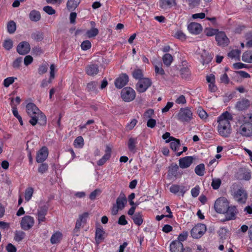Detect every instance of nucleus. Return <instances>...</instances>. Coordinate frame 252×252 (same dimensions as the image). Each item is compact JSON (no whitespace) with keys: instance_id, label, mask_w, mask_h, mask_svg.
Instances as JSON below:
<instances>
[{"instance_id":"1","label":"nucleus","mask_w":252,"mask_h":252,"mask_svg":"<svg viewBox=\"0 0 252 252\" xmlns=\"http://www.w3.org/2000/svg\"><path fill=\"white\" fill-rule=\"evenodd\" d=\"M232 120L231 115L227 111L222 113L219 117L218 131L220 135L224 137L229 136L231 131L230 121Z\"/></svg>"},{"instance_id":"2","label":"nucleus","mask_w":252,"mask_h":252,"mask_svg":"<svg viewBox=\"0 0 252 252\" xmlns=\"http://www.w3.org/2000/svg\"><path fill=\"white\" fill-rule=\"evenodd\" d=\"M235 201L239 204H245L248 198V193L244 188L241 187L238 189H235L234 188L231 190Z\"/></svg>"},{"instance_id":"3","label":"nucleus","mask_w":252,"mask_h":252,"mask_svg":"<svg viewBox=\"0 0 252 252\" xmlns=\"http://www.w3.org/2000/svg\"><path fill=\"white\" fill-rule=\"evenodd\" d=\"M177 119L183 123H189L192 119V112L189 107L182 108L177 115Z\"/></svg>"},{"instance_id":"4","label":"nucleus","mask_w":252,"mask_h":252,"mask_svg":"<svg viewBox=\"0 0 252 252\" xmlns=\"http://www.w3.org/2000/svg\"><path fill=\"white\" fill-rule=\"evenodd\" d=\"M229 205V202L225 197L219 198L215 202L214 208L219 213H224Z\"/></svg>"},{"instance_id":"5","label":"nucleus","mask_w":252,"mask_h":252,"mask_svg":"<svg viewBox=\"0 0 252 252\" xmlns=\"http://www.w3.org/2000/svg\"><path fill=\"white\" fill-rule=\"evenodd\" d=\"M31 119L29 123L32 126H35L38 124L40 126H45L47 123V119L46 116L41 111V114H35L30 116Z\"/></svg>"},{"instance_id":"6","label":"nucleus","mask_w":252,"mask_h":252,"mask_svg":"<svg viewBox=\"0 0 252 252\" xmlns=\"http://www.w3.org/2000/svg\"><path fill=\"white\" fill-rule=\"evenodd\" d=\"M237 131L243 136L251 137L252 136V123L245 121L238 128Z\"/></svg>"},{"instance_id":"7","label":"nucleus","mask_w":252,"mask_h":252,"mask_svg":"<svg viewBox=\"0 0 252 252\" xmlns=\"http://www.w3.org/2000/svg\"><path fill=\"white\" fill-rule=\"evenodd\" d=\"M152 82L149 78H144L140 79L136 84V89L139 93H142L152 85Z\"/></svg>"},{"instance_id":"8","label":"nucleus","mask_w":252,"mask_h":252,"mask_svg":"<svg viewBox=\"0 0 252 252\" xmlns=\"http://www.w3.org/2000/svg\"><path fill=\"white\" fill-rule=\"evenodd\" d=\"M171 252H192L189 247L184 248L183 245L180 241H174L170 245Z\"/></svg>"},{"instance_id":"9","label":"nucleus","mask_w":252,"mask_h":252,"mask_svg":"<svg viewBox=\"0 0 252 252\" xmlns=\"http://www.w3.org/2000/svg\"><path fill=\"white\" fill-rule=\"evenodd\" d=\"M206 231V225L204 224L198 223L192 228L190 234L193 238L198 239L202 236Z\"/></svg>"},{"instance_id":"10","label":"nucleus","mask_w":252,"mask_h":252,"mask_svg":"<svg viewBox=\"0 0 252 252\" xmlns=\"http://www.w3.org/2000/svg\"><path fill=\"white\" fill-rule=\"evenodd\" d=\"M135 92L130 87L124 88L121 91V97L126 102L133 100L135 97Z\"/></svg>"},{"instance_id":"11","label":"nucleus","mask_w":252,"mask_h":252,"mask_svg":"<svg viewBox=\"0 0 252 252\" xmlns=\"http://www.w3.org/2000/svg\"><path fill=\"white\" fill-rule=\"evenodd\" d=\"M34 223L33 217L31 216H25L22 218L20 224L21 228L24 230L31 229Z\"/></svg>"},{"instance_id":"12","label":"nucleus","mask_w":252,"mask_h":252,"mask_svg":"<svg viewBox=\"0 0 252 252\" xmlns=\"http://www.w3.org/2000/svg\"><path fill=\"white\" fill-rule=\"evenodd\" d=\"M216 40L219 45L222 46H227L229 42V39L223 32H219L216 34Z\"/></svg>"},{"instance_id":"13","label":"nucleus","mask_w":252,"mask_h":252,"mask_svg":"<svg viewBox=\"0 0 252 252\" xmlns=\"http://www.w3.org/2000/svg\"><path fill=\"white\" fill-rule=\"evenodd\" d=\"M31 50L30 45L27 41L21 42L17 46V52L20 55H25L29 53Z\"/></svg>"},{"instance_id":"14","label":"nucleus","mask_w":252,"mask_h":252,"mask_svg":"<svg viewBox=\"0 0 252 252\" xmlns=\"http://www.w3.org/2000/svg\"><path fill=\"white\" fill-rule=\"evenodd\" d=\"M179 170V166L177 164L172 163L169 167L168 172V177L171 179L174 177L175 178L180 177L182 173H180Z\"/></svg>"},{"instance_id":"15","label":"nucleus","mask_w":252,"mask_h":252,"mask_svg":"<svg viewBox=\"0 0 252 252\" xmlns=\"http://www.w3.org/2000/svg\"><path fill=\"white\" fill-rule=\"evenodd\" d=\"M223 214H225L224 220H234L236 218V215L237 213V210L235 206L227 207Z\"/></svg>"},{"instance_id":"16","label":"nucleus","mask_w":252,"mask_h":252,"mask_svg":"<svg viewBox=\"0 0 252 252\" xmlns=\"http://www.w3.org/2000/svg\"><path fill=\"white\" fill-rule=\"evenodd\" d=\"M48 150L47 147H42L37 153L36 160L38 163H42L47 158Z\"/></svg>"},{"instance_id":"17","label":"nucleus","mask_w":252,"mask_h":252,"mask_svg":"<svg viewBox=\"0 0 252 252\" xmlns=\"http://www.w3.org/2000/svg\"><path fill=\"white\" fill-rule=\"evenodd\" d=\"M128 82V76L126 74H122L115 81V85L117 88L121 89L126 85Z\"/></svg>"},{"instance_id":"18","label":"nucleus","mask_w":252,"mask_h":252,"mask_svg":"<svg viewBox=\"0 0 252 252\" xmlns=\"http://www.w3.org/2000/svg\"><path fill=\"white\" fill-rule=\"evenodd\" d=\"M106 233L102 227H97L95 233V241L97 245L100 244L105 238Z\"/></svg>"},{"instance_id":"19","label":"nucleus","mask_w":252,"mask_h":252,"mask_svg":"<svg viewBox=\"0 0 252 252\" xmlns=\"http://www.w3.org/2000/svg\"><path fill=\"white\" fill-rule=\"evenodd\" d=\"M235 178L240 180L249 181L251 178V173L246 169L241 168L236 173Z\"/></svg>"},{"instance_id":"20","label":"nucleus","mask_w":252,"mask_h":252,"mask_svg":"<svg viewBox=\"0 0 252 252\" xmlns=\"http://www.w3.org/2000/svg\"><path fill=\"white\" fill-rule=\"evenodd\" d=\"M48 207L44 205L39 207L37 210V216L38 222L40 223L45 221V216L47 215Z\"/></svg>"},{"instance_id":"21","label":"nucleus","mask_w":252,"mask_h":252,"mask_svg":"<svg viewBox=\"0 0 252 252\" xmlns=\"http://www.w3.org/2000/svg\"><path fill=\"white\" fill-rule=\"evenodd\" d=\"M189 32L194 34H198L202 31L201 25L197 23L191 22L188 26Z\"/></svg>"},{"instance_id":"22","label":"nucleus","mask_w":252,"mask_h":252,"mask_svg":"<svg viewBox=\"0 0 252 252\" xmlns=\"http://www.w3.org/2000/svg\"><path fill=\"white\" fill-rule=\"evenodd\" d=\"M193 158L191 156L185 157L179 159V166L181 168H187L190 166L193 162Z\"/></svg>"},{"instance_id":"23","label":"nucleus","mask_w":252,"mask_h":252,"mask_svg":"<svg viewBox=\"0 0 252 252\" xmlns=\"http://www.w3.org/2000/svg\"><path fill=\"white\" fill-rule=\"evenodd\" d=\"M250 105V101L246 98H243L237 102L235 108L239 111H243L248 108Z\"/></svg>"},{"instance_id":"24","label":"nucleus","mask_w":252,"mask_h":252,"mask_svg":"<svg viewBox=\"0 0 252 252\" xmlns=\"http://www.w3.org/2000/svg\"><path fill=\"white\" fill-rule=\"evenodd\" d=\"M26 111L29 116L33 115L34 114H41V111L38 107L34 103L31 102L26 105Z\"/></svg>"},{"instance_id":"25","label":"nucleus","mask_w":252,"mask_h":252,"mask_svg":"<svg viewBox=\"0 0 252 252\" xmlns=\"http://www.w3.org/2000/svg\"><path fill=\"white\" fill-rule=\"evenodd\" d=\"M86 73L89 76H94L98 72V66L95 64H91L86 66Z\"/></svg>"},{"instance_id":"26","label":"nucleus","mask_w":252,"mask_h":252,"mask_svg":"<svg viewBox=\"0 0 252 252\" xmlns=\"http://www.w3.org/2000/svg\"><path fill=\"white\" fill-rule=\"evenodd\" d=\"M111 149L109 146H107L105 150V154L104 155L98 160L97 164L99 166L103 165L107 160H108L111 157Z\"/></svg>"},{"instance_id":"27","label":"nucleus","mask_w":252,"mask_h":252,"mask_svg":"<svg viewBox=\"0 0 252 252\" xmlns=\"http://www.w3.org/2000/svg\"><path fill=\"white\" fill-rule=\"evenodd\" d=\"M126 202L127 200L125 194L121 192L116 200V205L120 208V210H122L125 207Z\"/></svg>"},{"instance_id":"28","label":"nucleus","mask_w":252,"mask_h":252,"mask_svg":"<svg viewBox=\"0 0 252 252\" xmlns=\"http://www.w3.org/2000/svg\"><path fill=\"white\" fill-rule=\"evenodd\" d=\"M176 5L175 0H159V6L162 9H166Z\"/></svg>"},{"instance_id":"29","label":"nucleus","mask_w":252,"mask_h":252,"mask_svg":"<svg viewBox=\"0 0 252 252\" xmlns=\"http://www.w3.org/2000/svg\"><path fill=\"white\" fill-rule=\"evenodd\" d=\"M81 0H68L66 3L67 9L70 11L74 10L80 3Z\"/></svg>"},{"instance_id":"30","label":"nucleus","mask_w":252,"mask_h":252,"mask_svg":"<svg viewBox=\"0 0 252 252\" xmlns=\"http://www.w3.org/2000/svg\"><path fill=\"white\" fill-rule=\"evenodd\" d=\"M134 223L140 226L143 223V220L142 219V215L141 213H136L132 217Z\"/></svg>"},{"instance_id":"31","label":"nucleus","mask_w":252,"mask_h":252,"mask_svg":"<svg viewBox=\"0 0 252 252\" xmlns=\"http://www.w3.org/2000/svg\"><path fill=\"white\" fill-rule=\"evenodd\" d=\"M162 61L164 64L167 67H169L173 61V58L171 54L166 53L162 57Z\"/></svg>"},{"instance_id":"32","label":"nucleus","mask_w":252,"mask_h":252,"mask_svg":"<svg viewBox=\"0 0 252 252\" xmlns=\"http://www.w3.org/2000/svg\"><path fill=\"white\" fill-rule=\"evenodd\" d=\"M29 18L32 21L37 22L41 18L40 12L36 10H32L29 14Z\"/></svg>"},{"instance_id":"33","label":"nucleus","mask_w":252,"mask_h":252,"mask_svg":"<svg viewBox=\"0 0 252 252\" xmlns=\"http://www.w3.org/2000/svg\"><path fill=\"white\" fill-rule=\"evenodd\" d=\"M242 60L246 63H252V51L244 52L242 56Z\"/></svg>"},{"instance_id":"34","label":"nucleus","mask_w":252,"mask_h":252,"mask_svg":"<svg viewBox=\"0 0 252 252\" xmlns=\"http://www.w3.org/2000/svg\"><path fill=\"white\" fill-rule=\"evenodd\" d=\"M31 37L37 42L41 41L44 38L43 33L39 31H36L31 34Z\"/></svg>"},{"instance_id":"35","label":"nucleus","mask_w":252,"mask_h":252,"mask_svg":"<svg viewBox=\"0 0 252 252\" xmlns=\"http://www.w3.org/2000/svg\"><path fill=\"white\" fill-rule=\"evenodd\" d=\"M132 75L134 79L138 80V81L144 78L142 70L139 68L135 69L133 71Z\"/></svg>"},{"instance_id":"36","label":"nucleus","mask_w":252,"mask_h":252,"mask_svg":"<svg viewBox=\"0 0 252 252\" xmlns=\"http://www.w3.org/2000/svg\"><path fill=\"white\" fill-rule=\"evenodd\" d=\"M137 144V139L130 138L128 141V148L130 151L134 152L135 151L136 144Z\"/></svg>"},{"instance_id":"37","label":"nucleus","mask_w":252,"mask_h":252,"mask_svg":"<svg viewBox=\"0 0 252 252\" xmlns=\"http://www.w3.org/2000/svg\"><path fill=\"white\" fill-rule=\"evenodd\" d=\"M205 166L203 163L197 165L194 169L195 173L199 176H202L204 174Z\"/></svg>"},{"instance_id":"38","label":"nucleus","mask_w":252,"mask_h":252,"mask_svg":"<svg viewBox=\"0 0 252 252\" xmlns=\"http://www.w3.org/2000/svg\"><path fill=\"white\" fill-rule=\"evenodd\" d=\"M180 74L183 78H188L190 75V71L189 68L187 67L181 68L180 69Z\"/></svg>"},{"instance_id":"39","label":"nucleus","mask_w":252,"mask_h":252,"mask_svg":"<svg viewBox=\"0 0 252 252\" xmlns=\"http://www.w3.org/2000/svg\"><path fill=\"white\" fill-rule=\"evenodd\" d=\"M62 238V234L59 232L54 233L51 237L50 241L53 244L58 243L60 242Z\"/></svg>"},{"instance_id":"40","label":"nucleus","mask_w":252,"mask_h":252,"mask_svg":"<svg viewBox=\"0 0 252 252\" xmlns=\"http://www.w3.org/2000/svg\"><path fill=\"white\" fill-rule=\"evenodd\" d=\"M7 32L11 34L13 33L16 29V24L13 21L9 22L7 25Z\"/></svg>"},{"instance_id":"41","label":"nucleus","mask_w":252,"mask_h":252,"mask_svg":"<svg viewBox=\"0 0 252 252\" xmlns=\"http://www.w3.org/2000/svg\"><path fill=\"white\" fill-rule=\"evenodd\" d=\"M26 234L22 231H16L15 232L14 240L17 242L22 241L25 237Z\"/></svg>"},{"instance_id":"42","label":"nucleus","mask_w":252,"mask_h":252,"mask_svg":"<svg viewBox=\"0 0 252 252\" xmlns=\"http://www.w3.org/2000/svg\"><path fill=\"white\" fill-rule=\"evenodd\" d=\"M98 30L95 28H92L90 30L87 31L86 34L89 38L94 37L98 34Z\"/></svg>"},{"instance_id":"43","label":"nucleus","mask_w":252,"mask_h":252,"mask_svg":"<svg viewBox=\"0 0 252 252\" xmlns=\"http://www.w3.org/2000/svg\"><path fill=\"white\" fill-rule=\"evenodd\" d=\"M170 148L174 151H177V149L180 146V141L178 139H176L173 140L172 141H170Z\"/></svg>"},{"instance_id":"44","label":"nucleus","mask_w":252,"mask_h":252,"mask_svg":"<svg viewBox=\"0 0 252 252\" xmlns=\"http://www.w3.org/2000/svg\"><path fill=\"white\" fill-rule=\"evenodd\" d=\"M221 183V181L220 178H215L212 179L211 186L214 189H218Z\"/></svg>"},{"instance_id":"45","label":"nucleus","mask_w":252,"mask_h":252,"mask_svg":"<svg viewBox=\"0 0 252 252\" xmlns=\"http://www.w3.org/2000/svg\"><path fill=\"white\" fill-rule=\"evenodd\" d=\"M241 51L239 50H233L228 53V56L231 58H238L239 59Z\"/></svg>"},{"instance_id":"46","label":"nucleus","mask_w":252,"mask_h":252,"mask_svg":"<svg viewBox=\"0 0 252 252\" xmlns=\"http://www.w3.org/2000/svg\"><path fill=\"white\" fill-rule=\"evenodd\" d=\"M33 192V189L32 188H29L26 189L25 192V200L27 201H29Z\"/></svg>"},{"instance_id":"47","label":"nucleus","mask_w":252,"mask_h":252,"mask_svg":"<svg viewBox=\"0 0 252 252\" xmlns=\"http://www.w3.org/2000/svg\"><path fill=\"white\" fill-rule=\"evenodd\" d=\"M3 46L7 50H10L13 47V42L11 39H8L4 40Z\"/></svg>"},{"instance_id":"48","label":"nucleus","mask_w":252,"mask_h":252,"mask_svg":"<svg viewBox=\"0 0 252 252\" xmlns=\"http://www.w3.org/2000/svg\"><path fill=\"white\" fill-rule=\"evenodd\" d=\"M199 117L202 119H205L207 117V114L201 107H198L197 110Z\"/></svg>"},{"instance_id":"49","label":"nucleus","mask_w":252,"mask_h":252,"mask_svg":"<svg viewBox=\"0 0 252 252\" xmlns=\"http://www.w3.org/2000/svg\"><path fill=\"white\" fill-rule=\"evenodd\" d=\"M84 145V140L82 136L77 137L74 140V145L76 147H82Z\"/></svg>"},{"instance_id":"50","label":"nucleus","mask_w":252,"mask_h":252,"mask_svg":"<svg viewBox=\"0 0 252 252\" xmlns=\"http://www.w3.org/2000/svg\"><path fill=\"white\" fill-rule=\"evenodd\" d=\"M81 47L83 50H87L91 48V43L89 40L84 41L81 44Z\"/></svg>"},{"instance_id":"51","label":"nucleus","mask_w":252,"mask_h":252,"mask_svg":"<svg viewBox=\"0 0 252 252\" xmlns=\"http://www.w3.org/2000/svg\"><path fill=\"white\" fill-rule=\"evenodd\" d=\"M162 138L165 140L166 143H169L173 140L175 139V137L170 136V133L168 132H166L162 135Z\"/></svg>"},{"instance_id":"52","label":"nucleus","mask_w":252,"mask_h":252,"mask_svg":"<svg viewBox=\"0 0 252 252\" xmlns=\"http://www.w3.org/2000/svg\"><path fill=\"white\" fill-rule=\"evenodd\" d=\"M189 7L194 8L200 4V0H187Z\"/></svg>"},{"instance_id":"53","label":"nucleus","mask_w":252,"mask_h":252,"mask_svg":"<svg viewBox=\"0 0 252 252\" xmlns=\"http://www.w3.org/2000/svg\"><path fill=\"white\" fill-rule=\"evenodd\" d=\"M88 216L89 214L87 212H85L82 215H80L79 217V218L77 220L80 221L81 223H85Z\"/></svg>"},{"instance_id":"54","label":"nucleus","mask_w":252,"mask_h":252,"mask_svg":"<svg viewBox=\"0 0 252 252\" xmlns=\"http://www.w3.org/2000/svg\"><path fill=\"white\" fill-rule=\"evenodd\" d=\"M43 10L49 15H53L56 13V10L50 6H44Z\"/></svg>"},{"instance_id":"55","label":"nucleus","mask_w":252,"mask_h":252,"mask_svg":"<svg viewBox=\"0 0 252 252\" xmlns=\"http://www.w3.org/2000/svg\"><path fill=\"white\" fill-rule=\"evenodd\" d=\"M14 81V77H7L4 80L3 85L5 87H8L12 84Z\"/></svg>"},{"instance_id":"56","label":"nucleus","mask_w":252,"mask_h":252,"mask_svg":"<svg viewBox=\"0 0 252 252\" xmlns=\"http://www.w3.org/2000/svg\"><path fill=\"white\" fill-rule=\"evenodd\" d=\"M217 30L213 29H206L204 33L207 36H212L216 35Z\"/></svg>"},{"instance_id":"57","label":"nucleus","mask_w":252,"mask_h":252,"mask_svg":"<svg viewBox=\"0 0 252 252\" xmlns=\"http://www.w3.org/2000/svg\"><path fill=\"white\" fill-rule=\"evenodd\" d=\"M48 168V165L47 164L41 163L38 167V171L39 173L43 174L47 171Z\"/></svg>"},{"instance_id":"58","label":"nucleus","mask_w":252,"mask_h":252,"mask_svg":"<svg viewBox=\"0 0 252 252\" xmlns=\"http://www.w3.org/2000/svg\"><path fill=\"white\" fill-rule=\"evenodd\" d=\"M22 58H17L13 63L12 66L15 68H19L20 66V64L22 62Z\"/></svg>"},{"instance_id":"59","label":"nucleus","mask_w":252,"mask_h":252,"mask_svg":"<svg viewBox=\"0 0 252 252\" xmlns=\"http://www.w3.org/2000/svg\"><path fill=\"white\" fill-rule=\"evenodd\" d=\"M101 193V190L99 189H95L92 191L90 194L89 198L91 200H93L95 199L96 196Z\"/></svg>"},{"instance_id":"60","label":"nucleus","mask_w":252,"mask_h":252,"mask_svg":"<svg viewBox=\"0 0 252 252\" xmlns=\"http://www.w3.org/2000/svg\"><path fill=\"white\" fill-rule=\"evenodd\" d=\"M162 64H159V65H155V70L157 74H159L160 75L164 74L165 72L163 69L161 67Z\"/></svg>"},{"instance_id":"61","label":"nucleus","mask_w":252,"mask_h":252,"mask_svg":"<svg viewBox=\"0 0 252 252\" xmlns=\"http://www.w3.org/2000/svg\"><path fill=\"white\" fill-rule=\"evenodd\" d=\"M175 37L181 40H184L186 39V35L181 31H177L175 33Z\"/></svg>"},{"instance_id":"62","label":"nucleus","mask_w":252,"mask_h":252,"mask_svg":"<svg viewBox=\"0 0 252 252\" xmlns=\"http://www.w3.org/2000/svg\"><path fill=\"white\" fill-rule=\"evenodd\" d=\"M180 189V186L178 185H172L170 189V191L174 194L177 193Z\"/></svg>"},{"instance_id":"63","label":"nucleus","mask_w":252,"mask_h":252,"mask_svg":"<svg viewBox=\"0 0 252 252\" xmlns=\"http://www.w3.org/2000/svg\"><path fill=\"white\" fill-rule=\"evenodd\" d=\"M188 233L187 231H184L183 233H181L178 237V240L180 241L181 242L182 241H184L186 240L188 237Z\"/></svg>"},{"instance_id":"64","label":"nucleus","mask_w":252,"mask_h":252,"mask_svg":"<svg viewBox=\"0 0 252 252\" xmlns=\"http://www.w3.org/2000/svg\"><path fill=\"white\" fill-rule=\"evenodd\" d=\"M154 110L149 109L146 110L143 114V117L146 119H150L154 114Z\"/></svg>"}]
</instances>
